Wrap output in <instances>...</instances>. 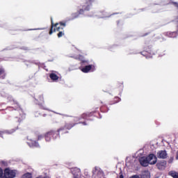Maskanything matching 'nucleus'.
Segmentation results:
<instances>
[{"label":"nucleus","instance_id":"1","mask_svg":"<svg viewBox=\"0 0 178 178\" xmlns=\"http://www.w3.org/2000/svg\"><path fill=\"white\" fill-rule=\"evenodd\" d=\"M144 152L140 150L136 153L137 158L139 159V162L142 166H148V165H155L158 159L154 154H149L147 157L143 155Z\"/></svg>","mask_w":178,"mask_h":178},{"label":"nucleus","instance_id":"2","mask_svg":"<svg viewBox=\"0 0 178 178\" xmlns=\"http://www.w3.org/2000/svg\"><path fill=\"white\" fill-rule=\"evenodd\" d=\"M66 26V24L63 22H60V24L56 23L54 25V23H51V29L49 31V35L52 34L53 31H60L63 30V28Z\"/></svg>","mask_w":178,"mask_h":178},{"label":"nucleus","instance_id":"3","mask_svg":"<svg viewBox=\"0 0 178 178\" xmlns=\"http://www.w3.org/2000/svg\"><path fill=\"white\" fill-rule=\"evenodd\" d=\"M17 175V170L10 168H6L4 170V177L6 178H15Z\"/></svg>","mask_w":178,"mask_h":178},{"label":"nucleus","instance_id":"4","mask_svg":"<svg viewBox=\"0 0 178 178\" xmlns=\"http://www.w3.org/2000/svg\"><path fill=\"white\" fill-rule=\"evenodd\" d=\"M81 70L83 73H88L90 70L94 72V70H95V67L94 65H86L84 67H82Z\"/></svg>","mask_w":178,"mask_h":178},{"label":"nucleus","instance_id":"5","mask_svg":"<svg viewBox=\"0 0 178 178\" xmlns=\"http://www.w3.org/2000/svg\"><path fill=\"white\" fill-rule=\"evenodd\" d=\"M157 157L161 159L168 158V153L165 150H160L157 152Z\"/></svg>","mask_w":178,"mask_h":178},{"label":"nucleus","instance_id":"6","mask_svg":"<svg viewBox=\"0 0 178 178\" xmlns=\"http://www.w3.org/2000/svg\"><path fill=\"white\" fill-rule=\"evenodd\" d=\"M156 166H157L158 169H159V170H163V169H165V168H166V162L165 161H159L156 164Z\"/></svg>","mask_w":178,"mask_h":178},{"label":"nucleus","instance_id":"7","mask_svg":"<svg viewBox=\"0 0 178 178\" xmlns=\"http://www.w3.org/2000/svg\"><path fill=\"white\" fill-rule=\"evenodd\" d=\"M27 143H28L29 147H39L38 143L30 137L28 138V142Z\"/></svg>","mask_w":178,"mask_h":178},{"label":"nucleus","instance_id":"8","mask_svg":"<svg viewBox=\"0 0 178 178\" xmlns=\"http://www.w3.org/2000/svg\"><path fill=\"white\" fill-rule=\"evenodd\" d=\"M49 77L53 81H57V80L59 79V76H58L55 73L50 74Z\"/></svg>","mask_w":178,"mask_h":178},{"label":"nucleus","instance_id":"9","mask_svg":"<svg viewBox=\"0 0 178 178\" xmlns=\"http://www.w3.org/2000/svg\"><path fill=\"white\" fill-rule=\"evenodd\" d=\"M140 178H151L149 172L145 171L142 173Z\"/></svg>","mask_w":178,"mask_h":178},{"label":"nucleus","instance_id":"10","mask_svg":"<svg viewBox=\"0 0 178 178\" xmlns=\"http://www.w3.org/2000/svg\"><path fill=\"white\" fill-rule=\"evenodd\" d=\"M168 175L169 176H172L173 178H178V172L176 171H170Z\"/></svg>","mask_w":178,"mask_h":178},{"label":"nucleus","instance_id":"11","mask_svg":"<svg viewBox=\"0 0 178 178\" xmlns=\"http://www.w3.org/2000/svg\"><path fill=\"white\" fill-rule=\"evenodd\" d=\"M5 70L2 68H0V79H5Z\"/></svg>","mask_w":178,"mask_h":178},{"label":"nucleus","instance_id":"12","mask_svg":"<svg viewBox=\"0 0 178 178\" xmlns=\"http://www.w3.org/2000/svg\"><path fill=\"white\" fill-rule=\"evenodd\" d=\"M22 178H33V175L31 173H25L22 175Z\"/></svg>","mask_w":178,"mask_h":178},{"label":"nucleus","instance_id":"13","mask_svg":"<svg viewBox=\"0 0 178 178\" xmlns=\"http://www.w3.org/2000/svg\"><path fill=\"white\" fill-rule=\"evenodd\" d=\"M10 134L11 133L8 131H0V137L3 138V136H5L6 134Z\"/></svg>","mask_w":178,"mask_h":178},{"label":"nucleus","instance_id":"14","mask_svg":"<svg viewBox=\"0 0 178 178\" xmlns=\"http://www.w3.org/2000/svg\"><path fill=\"white\" fill-rule=\"evenodd\" d=\"M38 100L40 102V104H44V96H40Z\"/></svg>","mask_w":178,"mask_h":178},{"label":"nucleus","instance_id":"15","mask_svg":"<svg viewBox=\"0 0 178 178\" xmlns=\"http://www.w3.org/2000/svg\"><path fill=\"white\" fill-rule=\"evenodd\" d=\"M65 33H63V32L62 31H60L58 33V38H60V37H62Z\"/></svg>","mask_w":178,"mask_h":178},{"label":"nucleus","instance_id":"16","mask_svg":"<svg viewBox=\"0 0 178 178\" xmlns=\"http://www.w3.org/2000/svg\"><path fill=\"white\" fill-rule=\"evenodd\" d=\"M3 175V171L0 168V177Z\"/></svg>","mask_w":178,"mask_h":178},{"label":"nucleus","instance_id":"17","mask_svg":"<svg viewBox=\"0 0 178 178\" xmlns=\"http://www.w3.org/2000/svg\"><path fill=\"white\" fill-rule=\"evenodd\" d=\"M131 178H140V177H138L137 175H134V176L131 177Z\"/></svg>","mask_w":178,"mask_h":178},{"label":"nucleus","instance_id":"18","mask_svg":"<svg viewBox=\"0 0 178 178\" xmlns=\"http://www.w3.org/2000/svg\"><path fill=\"white\" fill-rule=\"evenodd\" d=\"M40 138H42V136L39 135L38 137V139L40 140Z\"/></svg>","mask_w":178,"mask_h":178},{"label":"nucleus","instance_id":"19","mask_svg":"<svg viewBox=\"0 0 178 178\" xmlns=\"http://www.w3.org/2000/svg\"><path fill=\"white\" fill-rule=\"evenodd\" d=\"M120 178H123V175H120Z\"/></svg>","mask_w":178,"mask_h":178},{"label":"nucleus","instance_id":"20","mask_svg":"<svg viewBox=\"0 0 178 178\" xmlns=\"http://www.w3.org/2000/svg\"><path fill=\"white\" fill-rule=\"evenodd\" d=\"M77 171H78V172H80V170L77 169Z\"/></svg>","mask_w":178,"mask_h":178},{"label":"nucleus","instance_id":"21","mask_svg":"<svg viewBox=\"0 0 178 178\" xmlns=\"http://www.w3.org/2000/svg\"><path fill=\"white\" fill-rule=\"evenodd\" d=\"M46 178H49V177H46Z\"/></svg>","mask_w":178,"mask_h":178},{"label":"nucleus","instance_id":"22","mask_svg":"<svg viewBox=\"0 0 178 178\" xmlns=\"http://www.w3.org/2000/svg\"><path fill=\"white\" fill-rule=\"evenodd\" d=\"M89 2H91V0H89Z\"/></svg>","mask_w":178,"mask_h":178},{"label":"nucleus","instance_id":"23","mask_svg":"<svg viewBox=\"0 0 178 178\" xmlns=\"http://www.w3.org/2000/svg\"><path fill=\"white\" fill-rule=\"evenodd\" d=\"M74 178H79V177H75Z\"/></svg>","mask_w":178,"mask_h":178}]
</instances>
